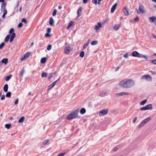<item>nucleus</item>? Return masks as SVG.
I'll return each mask as SVG.
<instances>
[{"label": "nucleus", "instance_id": "1", "mask_svg": "<svg viewBox=\"0 0 156 156\" xmlns=\"http://www.w3.org/2000/svg\"><path fill=\"white\" fill-rule=\"evenodd\" d=\"M120 87L124 88H129L135 84L134 81L131 79H124L119 83Z\"/></svg>", "mask_w": 156, "mask_h": 156}, {"label": "nucleus", "instance_id": "2", "mask_svg": "<svg viewBox=\"0 0 156 156\" xmlns=\"http://www.w3.org/2000/svg\"><path fill=\"white\" fill-rule=\"evenodd\" d=\"M79 112V109H76L73 112H72L71 114L68 116V119L69 120H71L74 119L77 116Z\"/></svg>", "mask_w": 156, "mask_h": 156}, {"label": "nucleus", "instance_id": "3", "mask_svg": "<svg viewBox=\"0 0 156 156\" xmlns=\"http://www.w3.org/2000/svg\"><path fill=\"white\" fill-rule=\"evenodd\" d=\"M141 79H145L149 82H151L152 80L151 77L148 75H145L141 77Z\"/></svg>", "mask_w": 156, "mask_h": 156}, {"label": "nucleus", "instance_id": "4", "mask_svg": "<svg viewBox=\"0 0 156 156\" xmlns=\"http://www.w3.org/2000/svg\"><path fill=\"white\" fill-rule=\"evenodd\" d=\"M145 12L144 6L140 4L138 10H137L138 13H144Z\"/></svg>", "mask_w": 156, "mask_h": 156}, {"label": "nucleus", "instance_id": "5", "mask_svg": "<svg viewBox=\"0 0 156 156\" xmlns=\"http://www.w3.org/2000/svg\"><path fill=\"white\" fill-rule=\"evenodd\" d=\"M30 55V52H27L23 55L21 59L20 60L21 61H23L24 60L27 58Z\"/></svg>", "mask_w": 156, "mask_h": 156}, {"label": "nucleus", "instance_id": "6", "mask_svg": "<svg viewBox=\"0 0 156 156\" xmlns=\"http://www.w3.org/2000/svg\"><path fill=\"white\" fill-rule=\"evenodd\" d=\"M108 112V110L107 109L102 110L100 112L99 115L101 116L105 115H106L107 114Z\"/></svg>", "mask_w": 156, "mask_h": 156}, {"label": "nucleus", "instance_id": "7", "mask_svg": "<svg viewBox=\"0 0 156 156\" xmlns=\"http://www.w3.org/2000/svg\"><path fill=\"white\" fill-rule=\"evenodd\" d=\"M132 55L134 57H136L139 58H141V55L139 54L136 51H134L132 53Z\"/></svg>", "mask_w": 156, "mask_h": 156}, {"label": "nucleus", "instance_id": "8", "mask_svg": "<svg viewBox=\"0 0 156 156\" xmlns=\"http://www.w3.org/2000/svg\"><path fill=\"white\" fill-rule=\"evenodd\" d=\"M101 24L99 23H98L97 25H96L94 27V29L96 30H98L100 28L102 27Z\"/></svg>", "mask_w": 156, "mask_h": 156}, {"label": "nucleus", "instance_id": "9", "mask_svg": "<svg viewBox=\"0 0 156 156\" xmlns=\"http://www.w3.org/2000/svg\"><path fill=\"white\" fill-rule=\"evenodd\" d=\"M108 95V91H105V92H102L100 94V96L102 97L104 96H107Z\"/></svg>", "mask_w": 156, "mask_h": 156}, {"label": "nucleus", "instance_id": "10", "mask_svg": "<svg viewBox=\"0 0 156 156\" xmlns=\"http://www.w3.org/2000/svg\"><path fill=\"white\" fill-rule=\"evenodd\" d=\"M117 3H115V4L112 6L111 9V12L113 13L115 10L117 6Z\"/></svg>", "mask_w": 156, "mask_h": 156}, {"label": "nucleus", "instance_id": "11", "mask_svg": "<svg viewBox=\"0 0 156 156\" xmlns=\"http://www.w3.org/2000/svg\"><path fill=\"white\" fill-rule=\"evenodd\" d=\"M129 94L128 93L126 92H122L119 93H118L116 94V95L117 97H119L120 96H122L124 95H128Z\"/></svg>", "mask_w": 156, "mask_h": 156}, {"label": "nucleus", "instance_id": "12", "mask_svg": "<svg viewBox=\"0 0 156 156\" xmlns=\"http://www.w3.org/2000/svg\"><path fill=\"white\" fill-rule=\"evenodd\" d=\"M2 3L1 5L2 8L1 9V10L4 11L5 9V5H6V3L5 2H2Z\"/></svg>", "mask_w": 156, "mask_h": 156}, {"label": "nucleus", "instance_id": "13", "mask_svg": "<svg viewBox=\"0 0 156 156\" xmlns=\"http://www.w3.org/2000/svg\"><path fill=\"white\" fill-rule=\"evenodd\" d=\"M71 48L70 47H67L65 48V53L68 54L71 51Z\"/></svg>", "mask_w": 156, "mask_h": 156}, {"label": "nucleus", "instance_id": "14", "mask_svg": "<svg viewBox=\"0 0 156 156\" xmlns=\"http://www.w3.org/2000/svg\"><path fill=\"white\" fill-rule=\"evenodd\" d=\"M123 11L125 15H126V16L129 15V14L128 10L126 7H125L123 9Z\"/></svg>", "mask_w": 156, "mask_h": 156}, {"label": "nucleus", "instance_id": "15", "mask_svg": "<svg viewBox=\"0 0 156 156\" xmlns=\"http://www.w3.org/2000/svg\"><path fill=\"white\" fill-rule=\"evenodd\" d=\"M16 36V34L15 33H13L11 35V37L10 40V42L11 43L13 41Z\"/></svg>", "mask_w": 156, "mask_h": 156}, {"label": "nucleus", "instance_id": "16", "mask_svg": "<svg viewBox=\"0 0 156 156\" xmlns=\"http://www.w3.org/2000/svg\"><path fill=\"white\" fill-rule=\"evenodd\" d=\"M82 8L81 7H80V8L78 9V10L77 11V14L78 15V17L77 18L79 17L80 16L81 14V11H82Z\"/></svg>", "mask_w": 156, "mask_h": 156}, {"label": "nucleus", "instance_id": "17", "mask_svg": "<svg viewBox=\"0 0 156 156\" xmlns=\"http://www.w3.org/2000/svg\"><path fill=\"white\" fill-rule=\"evenodd\" d=\"M54 21L52 17L50 18V20L49 21V23L51 26H53L54 23Z\"/></svg>", "mask_w": 156, "mask_h": 156}, {"label": "nucleus", "instance_id": "18", "mask_svg": "<svg viewBox=\"0 0 156 156\" xmlns=\"http://www.w3.org/2000/svg\"><path fill=\"white\" fill-rule=\"evenodd\" d=\"M147 110L148 109H152V105L151 104H149L146 106Z\"/></svg>", "mask_w": 156, "mask_h": 156}, {"label": "nucleus", "instance_id": "19", "mask_svg": "<svg viewBox=\"0 0 156 156\" xmlns=\"http://www.w3.org/2000/svg\"><path fill=\"white\" fill-rule=\"evenodd\" d=\"M8 62V59L7 58H3V59L1 62L2 63H4L5 64H6Z\"/></svg>", "mask_w": 156, "mask_h": 156}, {"label": "nucleus", "instance_id": "20", "mask_svg": "<svg viewBox=\"0 0 156 156\" xmlns=\"http://www.w3.org/2000/svg\"><path fill=\"white\" fill-rule=\"evenodd\" d=\"M151 119V118L150 117H148L145 119L143 121V122L145 124L147 122L149 121Z\"/></svg>", "mask_w": 156, "mask_h": 156}, {"label": "nucleus", "instance_id": "21", "mask_svg": "<svg viewBox=\"0 0 156 156\" xmlns=\"http://www.w3.org/2000/svg\"><path fill=\"white\" fill-rule=\"evenodd\" d=\"M25 117L24 116L21 117L18 120V122L19 123H23L24 121Z\"/></svg>", "mask_w": 156, "mask_h": 156}, {"label": "nucleus", "instance_id": "22", "mask_svg": "<svg viewBox=\"0 0 156 156\" xmlns=\"http://www.w3.org/2000/svg\"><path fill=\"white\" fill-rule=\"evenodd\" d=\"M47 60V58L46 57H44L41 58V62L42 63H44Z\"/></svg>", "mask_w": 156, "mask_h": 156}, {"label": "nucleus", "instance_id": "23", "mask_svg": "<svg viewBox=\"0 0 156 156\" xmlns=\"http://www.w3.org/2000/svg\"><path fill=\"white\" fill-rule=\"evenodd\" d=\"M149 19L150 21H152V22H154L156 20V18L155 16H153L150 17Z\"/></svg>", "mask_w": 156, "mask_h": 156}, {"label": "nucleus", "instance_id": "24", "mask_svg": "<svg viewBox=\"0 0 156 156\" xmlns=\"http://www.w3.org/2000/svg\"><path fill=\"white\" fill-rule=\"evenodd\" d=\"M4 90L5 92H7L8 91V85L5 84L4 87Z\"/></svg>", "mask_w": 156, "mask_h": 156}, {"label": "nucleus", "instance_id": "25", "mask_svg": "<svg viewBox=\"0 0 156 156\" xmlns=\"http://www.w3.org/2000/svg\"><path fill=\"white\" fill-rule=\"evenodd\" d=\"M73 22L72 21H70L68 25V26L67 27V29H69L72 26V25L73 24Z\"/></svg>", "mask_w": 156, "mask_h": 156}, {"label": "nucleus", "instance_id": "26", "mask_svg": "<svg viewBox=\"0 0 156 156\" xmlns=\"http://www.w3.org/2000/svg\"><path fill=\"white\" fill-rule=\"evenodd\" d=\"M10 37V35H7L5 39V42H7L9 41Z\"/></svg>", "mask_w": 156, "mask_h": 156}, {"label": "nucleus", "instance_id": "27", "mask_svg": "<svg viewBox=\"0 0 156 156\" xmlns=\"http://www.w3.org/2000/svg\"><path fill=\"white\" fill-rule=\"evenodd\" d=\"M119 27H120L119 24L116 25L114 27V29L115 30H117L119 28Z\"/></svg>", "mask_w": 156, "mask_h": 156}, {"label": "nucleus", "instance_id": "28", "mask_svg": "<svg viewBox=\"0 0 156 156\" xmlns=\"http://www.w3.org/2000/svg\"><path fill=\"white\" fill-rule=\"evenodd\" d=\"M86 112V110L85 108H83L81 109L80 110V112L82 114H83Z\"/></svg>", "mask_w": 156, "mask_h": 156}, {"label": "nucleus", "instance_id": "29", "mask_svg": "<svg viewBox=\"0 0 156 156\" xmlns=\"http://www.w3.org/2000/svg\"><path fill=\"white\" fill-rule=\"evenodd\" d=\"M5 127L6 129H9L11 127V125L9 124H6L5 125Z\"/></svg>", "mask_w": 156, "mask_h": 156}, {"label": "nucleus", "instance_id": "30", "mask_svg": "<svg viewBox=\"0 0 156 156\" xmlns=\"http://www.w3.org/2000/svg\"><path fill=\"white\" fill-rule=\"evenodd\" d=\"M48 76V73L44 72H43L41 74V76L42 77H46Z\"/></svg>", "mask_w": 156, "mask_h": 156}, {"label": "nucleus", "instance_id": "31", "mask_svg": "<svg viewBox=\"0 0 156 156\" xmlns=\"http://www.w3.org/2000/svg\"><path fill=\"white\" fill-rule=\"evenodd\" d=\"M145 124L144 123L143 121L140 123V124L138 126V128H140L142 127Z\"/></svg>", "mask_w": 156, "mask_h": 156}, {"label": "nucleus", "instance_id": "32", "mask_svg": "<svg viewBox=\"0 0 156 156\" xmlns=\"http://www.w3.org/2000/svg\"><path fill=\"white\" fill-rule=\"evenodd\" d=\"M54 86V85L52 84V83L48 87V90H51V89H52L53 87Z\"/></svg>", "mask_w": 156, "mask_h": 156}, {"label": "nucleus", "instance_id": "33", "mask_svg": "<svg viewBox=\"0 0 156 156\" xmlns=\"http://www.w3.org/2000/svg\"><path fill=\"white\" fill-rule=\"evenodd\" d=\"M12 75H10L9 76H6L5 78V80L6 81H8L11 78Z\"/></svg>", "mask_w": 156, "mask_h": 156}, {"label": "nucleus", "instance_id": "34", "mask_svg": "<svg viewBox=\"0 0 156 156\" xmlns=\"http://www.w3.org/2000/svg\"><path fill=\"white\" fill-rule=\"evenodd\" d=\"M98 43V42L97 41H92L91 43V45H93L97 44Z\"/></svg>", "mask_w": 156, "mask_h": 156}, {"label": "nucleus", "instance_id": "35", "mask_svg": "<svg viewBox=\"0 0 156 156\" xmlns=\"http://www.w3.org/2000/svg\"><path fill=\"white\" fill-rule=\"evenodd\" d=\"M11 93L10 92H8L6 94L5 96L7 98H10L11 97Z\"/></svg>", "mask_w": 156, "mask_h": 156}, {"label": "nucleus", "instance_id": "36", "mask_svg": "<svg viewBox=\"0 0 156 156\" xmlns=\"http://www.w3.org/2000/svg\"><path fill=\"white\" fill-rule=\"evenodd\" d=\"M4 11V13L2 15V18L3 19H4L5 18V15L7 13V11L6 9H5Z\"/></svg>", "mask_w": 156, "mask_h": 156}, {"label": "nucleus", "instance_id": "37", "mask_svg": "<svg viewBox=\"0 0 156 156\" xmlns=\"http://www.w3.org/2000/svg\"><path fill=\"white\" fill-rule=\"evenodd\" d=\"M84 51H81L80 53V55L81 57H83L84 55Z\"/></svg>", "mask_w": 156, "mask_h": 156}, {"label": "nucleus", "instance_id": "38", "mask_svg": "<svg viewBox=\"0 0 156 156\" xmlns=\"http://www.w3.org/2000/svg\"><path fill=\"white\" fill-rule=\"evenodd\" d=\"M147 101V99H145L140 102V104L141 105H144Z\"/></svg>", "mask_w": 156, "mask_h": 156}, {"label": "nucleus", "instance_id": "39", "mask_svg": "<svg viewBox=\"0 0 156 156\" xmlns=\"http://www.w3.org/2000/svg\"><path fill=\"white\" fill-rule=\"evenodd\" d=\"M21 22L23 23H24L26 24L27 23V21L26 19L25 18H23L21 20Z\"/></svg>", "mask_w": 156, "mask_h": 156}, {"label": "nucleus", "instance_id": "40", "mask_svg": "<svg viewBox=\"0 0 156 156\" xmlns=\"http://www.w3.org/2000/svg\"><path fill=\"white\" fill-rule=\"evenodd\" d=\"M52 46L51 44H49L47 47V49L48 51L50 50Z\"/></svg>", "mask_w": 156, "mask_h": 156}, {"label": "nucleus", "instance_id": "41", "mask_svg": "<svg viewBox=\"0 0 156 156\" xmlns=\"http://www.w3.org/2000/svg\"><path fill=\"white\" fill-rule=\"evenodd\" d=\"M5 45V43L4 42L0 44V49H1Z\"/></svg>", "mask_w": 156, "mask_h": 156}, {"label": "nucleus", "instance_id": "42", "mask_svg": "<svg viewBox=\"0 0 156 156\" xmlns=\"http://www.w3.org/2000/svg\"><path fill=\"white\" fill-rule=\"evenodd\" d=\"M24 72L25 71L23 69L21 70V72H20L19 74H20L21 76H22L23 75V74Z\"/></svg>", "mask_w": 156, "mask_h": 156}, {"label": "nucleus", "instance_id": "43", "mask_svg": "<svg viewBox=\"0 0 156 156\" xmlns=\"http://www.w3.org/2000/svg\"><path fill=\"white\" fill-rule=\"evenodd\" d=\"M48 142V140H46L42 142V144L43 145H45Z\"/></svg>", "mask_w": 156, "mask_h": 156}, {"label": "nucleus", "instance_id": "44", "mask_svg": "<svg viewBox=\"0 0 156 156\" xmlns=\"http://www.w3.org/2000/svg\"><path fill=\"white\" fill-rule=\"evenodd\" d=\"M60 79V78H59L57 80L55 81V82H54L53 83H52V84L54 85H55L56 84V83Z\"/></svg>", "mask_w": 156, "mask_h": 156}, {"label": "nucleus", "instance_id": "45", "mask_svg": "<svg viewBox=\"0 0 156 156\" xmlns=\"http://www.w3.org/2000/svg\"><path fill=\"white\" fill-rule=\"evenodd\" d=\"M14 30L13 29L11 28L9 32V33L10 34H11L12 33H13V32H14Z\"/></svg>", "mask_w": 156, "mask_h": 156}, {"label": "nucleus", "instance_id": "46", "mask_svg": "<svg viewBox=\"0 0 156 156\" xmlns=\"http://www.w3.org/2000/svg\"><path fill=\"white\" fill-rule=\"evenodd\" d=\"M88 44H87V43H85L83 45V48L84 49H85V48H86V47L88 45Z\"/></svg>", "mask_w": 156, "mask_h": 156}, {"label": "nucleus", "instance_id": "47", "mask_svg": "<svg viewBox=\"0 0 156 156\" xmlns=\"http://www.w3.org/2000/svg\"><path fill=\"white\" fill-rule=\"evenodd\" d=\"M56 12H57V10L56 9H55L54 10V11H53V13H52V15L53 16H55L56 15Z\"/></svg>", "mask_w": 156, "mask_h": 156}, {"label": "nucleus", "instance_id": "48", "mask_svg": "<svg viewBox=\"0 0 156 156\" xmlns=\"http://www.w3.org/2000/svg\"><path fill=\"white\" fill-rule=\"evenodd\" d=\"M151 63L154 65H156V59H154L151 61Z\"/></svg>", "mask_w": 156, "mask_h": 156}, {"label": "nucleus", "instance_id": "49", "mask_svg": "<svg viewBox=\"0 0 156 156\" xmlns=\"http://www.w3.org/2000/svg\"><path fill=\"white\" fill-rule=\"evenodd\" d=\"M139 18L138 16L136 17L134 19L135 22H137L139 21Z\"/></svg>", "mask_w": 156, "mask_h": 156}, {"label": "nucleus", "instance_id": "50", "mask_svg": "<svg viewBox=\"0 0 156 156\" xmlns=\"http://www.w3.org/2000/svg\"><path fill=\"white\" fill-rule=\"evenodd\" d=\"M45 36L46 37H48L51 36V35L48 33H47L45 34Z\"/></svg>", "mask_w": 156, "mask_h": 156}, {"label": "nucleus", "instance_id": "51", "mask_svg": "<svg viewBox=\"0 0 156 156\" xmlns=\"http://www.w3.org/2000/svg\"><path fill=\"white\" fill-rule=\"evenodd\" d=\"M148 56L146 55H141V58L143 57L145 59H147Z\"/></svg>", "mask_w": 156, "mask_h": 156}, {"label": "nucleus", "instance_id": "52", "mask_svg": "<svg viewBox=\"0 0 156 156\" xmlns=\"http://www.w3.org/2000/svg\"><path fill=\"white\" fill-rule=\"evenodd\" d=\"M23 26V24L22 23H20L18 26V27L20 28L22 27Z\"/></svg>", "mask_w": 156, "mask_h": 156}, {"label": "nucleus", "instance_id": "53", "mask_svg": "<svg viewBox=\"0 0 156 156\" xmlns=\"http://www.w3.org/2000/svg\"><path fill=\"white\" fill-rule=\"evenodd\" d=\"M49 77L48 78V80H51V78L52 76V73H51L49 75Z\"/></svg>", "mask_w": 156, "mask_h": 156}, {"label": "nucleus", "instance_id": "54", "mask_svg": "<svg viewBox=\"0 0 156 156\" xmlns=\"http://www.w3.org/2000/svg\"><path fill=\"white\" fill-rule=\"evenodd\" d=\"M92 2L96 5H97V0H93L92 1Z\"/></svg>", "mask_w": 156, "mask_h": 156}, {"label": "nucleus", "instance_id": "55", "mask_svg": "<svg viewBox=\"0 0 156 156\" xmlns=\"http://www.w3.org/2000/svg\"><path fill=\"white\" fill-rule=\"evenodd\" d=\"M18 99H16L15 100V101L14 102V104L16 105L18 104Z\"/></svg>", "mask_w": 156, "mask_h": 156}, {"label": "nucleus", "instance_id": "56", "mask_svg": "<svg viewBox=\"0 0 156 156\" xmlns=\"http://www.w3.org/2000/svg\"><path fill=\"white\" fill-rule=\"evenodd\" d=\"M66 154L65 153H62L59 154L58 156H63Z\"/></svg>", "mask_w": 156, "mask_h": 156}, {"label": "nucleus", "instance_id": "57", "mask_svg": "<svg viewBox=\"0 0 156 156\" xmlns=\"http://www.w3.org/2000/svg\"><path fill=\"white\" fill-rule=\"evenodd\" d=\"M146 108V107L145 106L144 107H142V108H140V110H147Z\"/></svg>", "mask_w": 156, "mask_h": 156}, {"label": "nucleus", "instance_id": "58", "mask_svg": "<svg viewBox=\"0 0 156 156\" xmlns=\"http://www.w3.org/2000/svg\"><path fill=\"white\" fill-rule=\"evenodd\" d=\"M123 57L126 58H128V55L127 53L125 54L124 55Z\"/></svg>", "mask_w": 156, "mask_h": 156}, {"label": "nucleus", "instance_id": "59", "mask_svg": "<svg viewBox=\"0 0 156 156\" xmlns=\"http://www.w3.org/2000/svg\"><path fill=\"white\" fill-rule=\"evenodd\" d=\"M5 98V96L4 95H2V96L1 97V100H3Z\"/></svg>", "mask_w": 156, "mask_h": 156}, {"label": "nucleus", "instance_id": "60", "mask_svg": "<svg viewBox=\"0 0 156 156\" xmlns=\"http://www.w3.org/2000/svg\"><path fill=\"white\" fill-rule=\"evenodd\" d=\"M137 119V117H135L133 121V123H135L136 122V121Z\"/></svg>", "mask_w": 156, "mask_h": 156}, {"label": "nucleus", "instance_id": "61", "mask_svg": "<svg viewBox=\"0 0 156 156\" xmlns=\"http://www.w3.org/2000/svg\"><path fill=\"white\" fill-rule=\"evenodd\" d=\"M88 1L89 0H83V2L84 4L87 3Z\"/></svg>", "mask_w": 156, "mask_h": 156}, {"label": "nucleus", "instance_id": "62", "mask_svg": "<svg viewBox=\"0 0 156 156\" xmlns=\"http://www.w3.org/2000/svg\"><path fill=\"white\" fill-rule=\"evenodd\" d=\"M151 73L152 74H156V71H154V72H153V71H150Z\"/></svg>", "mask_w": 156, "mask_h": 156}, {"label": "nucleus", "instance_id": "63", "mask_svg": "<svg viewBox=\"0 0 156 156\" xmlns=\"http://www.w3.org/2000/svg\"><path fill=\"white\" fill-rule=\"evenodd\" d=\"M119 68H120V67L119 66H117L115 68V71H117L119 70Z\"/></svg>", "mask_w": 156, "mask_h": 156}, {"label": "nucleus", "instance_id": "64", "mask_svg": "<svg viewBox=\"0 0 156 156\" xmlns=\"http://www.w3.org/2000/svg\"><path fill=\"white\" fill-rule=\"evenodd\" d=\"M51 28H48L47 29V32L48 33H49L51 32Z\"/></svg>", "mask_w": 156, "mask_h": 156}]
</instances>
